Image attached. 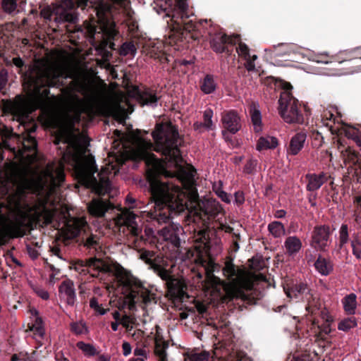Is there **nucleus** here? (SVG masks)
<instances>
[{
  "instance_id": "35",
  "label": "nucleus",
  "mask_w": 361,
  "mask_h": 361,
  "mask_svg": "<svg viewBox=\"0 0 361 361\" xmlns=\"http://www.w3.org/2000/svg\"><path fill=\"white\" fill-rule=\"evenodd\" d=\"M344 156L345 157V160L357 166L361 173V157L360 154L351 147H348L345 151Z\"/></svg>"
},
{
  "instance_id": "45",
  "label": "nucleus",
  "mask_w": 361,
  "mask_h": 361,
  "mask_svg": "<svg viewBox=\"0 0 361 361\" xmlns=\"http://www.w3.org/2000/svg\"><path fill=\"white\" fill-rule=\"evenodd\" d=\"M348 226L347 224H342L339 230L340 247H343L348 241Z\"/></svg>"
},
{
  "instance_id": "16",
  "label": "nucleus",
  "mask_w": 361,
  "mask_h": 361,
  "mask_svg": "<svg viewBox=\"0 0 361 361\" xmlns=\"http://www.w3.org/2000/svg\"><path fill=\"white\" fill-rule=\"evenodd\" d=\"M221 120L223 130H228L231 134H235L241 129V119L235 110L222 112Z\"/></svg>"
},
{
  "instance_id": "51",
  "label": "nucleus",
  "mask_w": 361,
  "mask_h": 361,
  "mask_svg": "<svg viewBox=\"0 0 361 361\" xmlns=\"http://www.w3.org/2000/svg\"><path fill=\"white\" fill-rule=\"evenodd\" d=\"M135 319L127 314H125L122 316V319L120 322V324L126 328L127 331H130L133 329V326L131 324H134Z\"/></svg>"
},
{
  "instance_id": "63",
  "label": "nucleus",
  "mask_w": 361,
  "mask_h": 361,
  "mask_svg": "<svg viewBox=\"0 0 361 361\" xmlns=\"http://www.w3.org/2000/svg\"><path fill=\"white\" fill-rule=\"evenodd\" d=\"M42 319L40 318H37L35 324L32 325V330L35 329L36 332L40 336H42L44 334V329L42 326Z\"/></svg>"
},
{
  "instance_id": "23",
  "label": "nucleus",
  "mask_w": 361,
  "mask_h": 361,
  "mask_svg": "<svg viewBox=\"0 0 361 361\" xmlns=\"http://www.w3.org/2000/svg\"><path fill=\"white\" fill-rule=\"evenodd\" d=\"M307 138L306 133L303 131L295 133L290 140L286 148L288 155L295 156L302 149Z\"/></svg>"
},
{
  "instance_id": "56",
  "label": "nucleus",
  "mask_w": 361,
  "mask_h": 361,
  "mask_svg": "<svg viewBox=\"0 0 361 361\" xmlns=\"http://www.w3.org/2000/svg\"><path fill=\"white\" fill-rule=\"evenodd\" d=\"M122 51L124 55H127L128 54H135L136 52V48L133 43L132 42H126L122 46Z\"/></svg>"
},
{
  "instance_id": "43",
  "label": "nucleus",
  "mask_w": 361,
  "mask_h": 361,
  "mask_svg": "<svg viewBox=\"0 0 361 361\" xmlns=\"http://www.w3.org/2000/svg\"><path fill=\"white\" fill-rule=\"evenodd\" d=\"M357 326L355 317H350L341 320L338 326V329L341 331H348Z\"/></svg>"
},
{
  "instance_id": "46",
  "label": "nucleus",
  "mask_w": 361,
  "mask_h": 361,
  "mask_svg": "<svg viewBox=\"0 0 361 361\" xmlns=\"http://www.w3.org/2000/svg\"><path fill=\"white\" fill-rule=\"evenodd\" d=\"M125 224L127 225L128 228L133 236L137 238L140 237L142 238V236L141 235L142 230L134 221L129 219L128 221H125Z\"/></svg>"
},
{
  "instance_id": "50",
  "label": "nucleus",
  "mask_w": 361,
  "mask_h": 361,
  "mask_svg": "<svg viewBox=\"0 0 361 361\" xmlns=\"http://www.w3.org/2000/svg\"><path fill=\"white\" fill-rule=\"evenodd\" d=\"M213 116V111L211 109H207L204 111V125L206 129H212L213 125L212 118Z\"/></svg>"
},
{
  "instance_id": "27",
  "label": "nucleus",
  "mask_w": 361,
  "mask_h": 361,
  "mask_svg": "<svg viewBox=\"0 0 361 361\" xmlns=\"http://www.w3.org/2000/svg\"><path fill=\"white\" fill-rule=\"evenodd\" d=\"M47 176L50 179L54 188L60 187L66 178L63 165L60 164L54 170H47Z\"/></svg>"
},
{
  "instance_id": "14",
  "label": "nucleus",
  "mask_w": 361,
  "mask_h": 361,
  "mask_svg": "<svg viewBox=\"0 0 361 361\" xmlns=\"http://www.w3.org/2000/svg\"><path fill=\"white\" fill-rule=\"evenodd\" d=\"M283 290L286 295L290 298H297L300 295H305L308 302L306 310L311 314H315V311L319 310V307H317V305L312 304L310 301L312 295L310 294V289L306 283L300 282L295 284L293 283L291 286L288 284L286 286L283 287Z\"/></svg>"
},
{
  "instance_id": "24",
  "label": "nucleus",
  "mask_w": 361,
  "mask_h": 361,
  "mask_svg": "<svg viewBox=\"0 0 361 361\" xmlns=\"http://www.w3.org/2000/svg\"><path fill=\"white\" fill-rule=\"evenodd\" d=\"M140 258L149 264L154 270V273L158 274V269H163L164 260L159 256L155 257V253L153 251L144 250L140 254Z\"/></svg>"
},
{
  "instance_id": "7",
  "label": "nucleus",
  "mask_w": 361,
  "mask_h": 361,
  "mask_svg": "<svg viewBox=\"0 0 361 361\" xmlns=\"http://www.w3.org/2000/svg\"><path fill=\"white\" fill-rule=\"evenodd\" d=\"M283 91L281 92L279 99V114L283 121L288 123L302 124L310 114V109L301 104L295 99L290 90L292 85L289 82L281 80Z\"/></svg>"
},
{
  "instance_id": "17",
  "label": "nucleus",
  "mask_w": 361,
  "mask_h": 361,
  "mask_svg": "<svg viewBox=\"0 0 361 361\" xmlns=\"http://www.w3.org/2000/svg\"><path fill=\"white\" fill-rule=\"evenodd\" d=\"M164 239L170 243L174 248L180 247V235H183V228L179 224H171L161 231Z\"/></svg>"
},
{
  "instance_id": "58",
  "label": "nucleus",
  "mask_w": 361,
  "mask_h": 361,
  "mask_svg": "<svg viewBox=\"0 0 361 361\" xmlns=\"http://www.w3.org/2000/svg\"><path fill=\"white\" fill-rule=\"evenodd\" d=\"M8 169L9 171V178L11 181L16 182L17 178L20 176L19 171H18L16 166L13 164L9 165L8 166Z\"/></svg>"
},
{
  "instance_id": "44",
  "label": "nucleus",
  "mask_w": 361,
  "mask_h": 361,
  "mask_svg": "<svg viewBox=\"0 0 361 361\" xmlns=\"http://www.w3.org/2000/svg\"><path fill=\"white\" fill-rule=\"evenodd\" d=\"M85 266L87 267H92L97 270H104L105 266L104 264V262L98 258L92 257L89 258L85 262Z\"/></svg>"
},
{
  "instance_id": "41",
  "label": "nucleus",
  "mask_w": 361,
  "mask_h": 361,
  "mask_svg": "<svg viewBox=\"0 0 361 361\" xmlns=\"http://www.w3.org/2000/svg\"><path fill=\"white\" fill-rule=\"evenodd\" d=\"M23 149L28 152H33L37 150V142L36 139L31 135H27L22 142Z\"/></svg>"
},
{
  "instance_id": "59",
  "label": "nucleus",
  "mask_w": 361,
  "mask_h": 361,
  "mask_svg": "<svg viewBox=\"0 0 361 361\" xmlns=\"http://www.w3.org/2000/svg\"><path fill=\"white\" fill-rule=\"evenodd\" d=\"M8 82V73L5 69L0 71V92L5 87Z\"/></svg>"
},
{
  "instance_id": "13",
  "label": "nucleus",
  "mask_w": 361,
  "mask_h": 361,
  "mask_svg": "<svg viewBox=\"0 0 361 361\" xmlns=\"http://www.w3.org/2000/svg\"><path fill=\"white\" fill-rule=\"evenodd\" d=\"M209 44L212 49L216 54L225 53L231 56L235 44V41L231 36L221 32L214 33L209 32Z\"/></svg>"
},
{
  "instance_id": "48",
  "label": "nucleus",
  "mask_w": 361,
  "mask_h": 361,
  "mask_svg": "<svg viewBox=\"0 0 361 361\" xmlns=\"http://www.w3.org/2000/svg\"><path fill=\"white\" fill-rule=\"evenodd\" d=\"M257 165V160L255 159H250L246 162L244 169L243 172L247 174H252L256 171V167Z\"/></svg>"
},
{
  "instance_id": "2",
  "label": "nucleus",
  "mask_w": 361,
  "mask_h": 361,
  "mask_svg": "<svg viewBox=\"0 0 361 361\" xmlns=\"http://www.w3.org/2000/svg\"><path fill=\"white\" fill-rule=\"evenodd\" d=\"M188 0H167L166 4L169 31L164 37V43L179 51L187 47L191 41H197L202 36L200 30L202 22L189 20Z\"/></svg>"
},
{
  "instance_id": "20",
  "label": "nucleus",
  "mask_w": 361,
  "mask_h": 361,
  "mask_svg": "<svg viewBox=\"0 0 361 361\" xmlns=\"http://www.w3.org/2000/svg\"><path fill=\"white\" fill-rule=\"evenodd\" d=\"M305 178L307 182L306 190L312 192L318 190L326 183L331 178V176L326 172L322 171L319 173H308Z\"/></svg>"
},
{
  "instance_id": "40",
  "label": "nucleus",
  "mask_w": 361,
  "mask_h": 361,
  "mask_svg": "<svg viewBox=\"0 0 361 361\" xmlns=\"http://www.w3.org/2000/svg\"><path fill=\"white\" fill-rule=\"evenodd\" d=\"M76 345L80 350L82 351L85 355L87 357L94 356L99 353L95 347L90 343L79 341L77 343Z\"/></svg>"
},
{
  "instance_id": "37",
  "label": "nucleus",
  "mask_w": 361,
  "mask_h": 361,
  "mask_svg": "<svg viewBox=\"0 0 361 361\" xmlns=\"http://www.w3.org/2000/svg\"><path fill=\"white\" fill-rule=\"evenodd\" d=\"M56 18L59 22L75 23L78 20V14L75 11L61 9L57 14Z\"/></svg>"
},
{
  "instance_id": "52",
  "label": "nucleus",
  "mask_w": 361,
  "mask_h": 361,
  "mask_svg": "<svg viewBox=\"0 0 361 361\" xmlns=\"http://www.w3.org/2000/svg\"><path fill=\"white\" fill-rule=\"evenodd\" d=\"M90 306L91 308L97 312H98L100 315L105 314L109 309H104L102 307L101 305L99 304L97 300L95 298H92L90 301Z\"/></svg>"
},
{
  "instance_id": "54",
  "label": "nucleus",
  "mask_w": 361,
  "mask_h": 361,
  "mask_svg": "<svg viewBox=\"0 0 361 361\" xmlns=\"http://www.w3.org/2000/svg\"><path fill=\"white\" fill-rule=\"evenodd\" d=\"M71 329L75 334H82L86 331V326L83 324L73 322L71 324Z\"/></svg>"
},
{
  "instance_id": "15",
  "label": "nucleus",
  "mask_w": 361,
  "mask_h": 361,
  "mask_svg": "<svg viewBox=\"0 0 361 361\" xmlns=\"http://www.w3.org/2000/svg\"><path fill=\"white\" fill-rule=\"evenodd\" d=\"M330 235L331 232L329 226H316L312 232L310 246L317 250L326 251Z\"/></svg>"
},
{
  "instance_id": "31",
  "label": "nucleus",
  "mask_w": 361,
  "mask_h": 361,
  "mask_svg": "<svg viewBox=\"0 0 361 361\" xmlns=\"http://www.w3.org/2000/svg\"><path fill=\"white\" fill-rule=\"evenodd\" d=\"M279 145V140L273 136L260 137L256 145V149L261 152L264 149H275Z\"/></svg>"
},
{
  "instance_id": "36",
  "label": "nucleus",
  "mask_w": 361,
  "mask_h": 361,
  "mask_svg": "<svg viewBox=\"0 0 361 361\" xmlns=\"http://www.w3.org/2000/svg\"><path fill=\"white\" fill-rule=\"evenodd\" d=\"M344 133L347 137L353 140L361 147V128L352 126H345Z\"/></svg>"
},
{
  "instance_id": "28",
  "label": "nucleus",
  "mask_w": 361,
  "mask_h": 361,
  "mask_svg": "<svg viewBox=\"0 0 361 361\" xmlns=\"http://www.w3.org/2000/svg\"><path fill=\"white\" fill-rule=\"evenodd\" d=\"M200 209L208 220L216 219L223 212L221 205L215 201L207 202Z\"/></svg>"
},
{
  "instance_id": "22",
  "label": "nucleus",
  "mask_w": 361,
  "mask_h": 361,
  "mask_svg": "<svg viewBox=\"0 0 361 361\" xmlns=\"http://www.w3.org/2000/svg\"><path fill=\"white\" fill-rule=\"evenodd\" d=\"M61 297L66 300V303L73 306L76 301V293L73 282L70 279L63 281L59 287Z\"/></svg>"
},
{
  "instance_id": "8",
  "label": "nucleus",
  "mask_w": 361,
  "mask_h": 361,
  "mask_svg": "<svg viewBox=\"0 0 361 361\" xmlns=\"http://www.w3.org/2000/svg\"><path fill=\"white\" fill-rule=\"evenodd\" d=\"M121 293L124 296L123 308L128 306L130 310L135 308V305H148L156 303V295L145 288L142 283L133 277L121 279L118 281Z\"/></svg>"
},
{
  "instance_id": "60",
  "label": "nucleus",
  "mask_w": 361,
  "mask_h": 361,
  "mask_svg": "<svg viewBox=\"0 0 361 361\" xmlns=\"http://www.w3.org/2000/svg\"><path fill=\"white\" fill-rule=\"evenodd\" d=\"M61 142H63V144L66 145V146L75 145L74 143L73 144L70 143V138L63 135H60L55 138V140H54L55 145H58Z\"/></svg>"
},
{
  "instance_id": "18",
  "label": "nucleus",
  "mask_w": 361,
  "mask_h": 361,
  "mask_svg": "<svg viewBox=\"0 0 361 361\" xmlns=\"http://www.w3.org/2000/svg\"><path fill=\"white\" fill-rule=\"evenodd\" d=\"M195 249L201 255H208L211 248L209 228L207 227L200 230L195 235Z\"/></svg>"
},
{
  "instance_id": "1",
  "label": "nucleus",
  "mask_w": 361,
  "mask_h": 361,
  "mask_svg": "<svg viewBox=\"0 0 361 361\" xmlns=\"http://www.w3.org/2000/svg\"><path fill=\"white\" fill-rule=\"evenodd\" d=\"M13 65L20 69L23 78V85L32 97L35 104L41 110V121L48 128H55L58 126L56 115L49 106L50 87H61L64 85L61 80V73L56 69L46 65H32L28 68L20 57H14Z\"/></svg>"
},
{
  "instance_id": "11",
  "label": "nucleus",
  "mask_w": 361,
  "mask_h": 361,
  "mask_svg": "<svg viewBox=\"0 0 361 361\" xmlns=\"http://www.w3.org/2000/svg\"><path fill=\"white\" fill-rule=\"evenodd\" d=\"M253 288L254 283L252 279L241 275L238 279L230 282L226 286L225 290L230 300L240 299L247 304H252L255 301V298L245 292L252 290Z\"/></svg>"
},
{
  "instance_id": "9",
  "label": "nucleus",
  "mask_w": 361,
  "mask_h": 361,
  "mask_svg": "<svg viewBox=\"0 0 361 361\" xmlns=\"http://www.w3.org/2000/svg\"><path fill=\"white\" fill-rule=\"evenodd\" d=\"M94 11L100 30L98 33H102L108 39H114L118 35L114 20L115 6L104 1H100L95 5ZM97 32V27L90 25L87 27V33L90 37H94Z\"/></svg>"
},
{
  "instance_id": "21",
  "label": "nucleus",
  "mask_w": 361,
  "mask_h": 361,
  "mask_svg": "<svg viewBox=\"0 0 361 361\" xmlns=\"http://www.w3.org/2000/svg\"><path fill=\"white\" fill-rule=\"evenodd\" d=\"M136 97L142 106L146 105L155 107L160 99V97L157 95L156 91L150 88H145L142 90H138L136 92Z\"/></svg>"
},
{
  "instance_id": "47",
  "label": "nucleus",
  "mask_w": 361,
  "mask_h": 361,
  "mask_svg": "<svg viewBox=\"0 0 361 361\" xmlns=\"http://www.w3.org/2000/svg\"><path fill=\"white\" fill-rule=\"evenodd\" d=\"M236 51L238 55L243 59L250 58V49L244 42H240L236 47Z\"/></svg>"
},
{
  "instance_id": "61",
  "label": "nucleus",
  "mask_w": 361,
  "mask_h": 361,
  "mask_svg": "<svg viewBox=\"0 0 361 361\" xmlns=\"http://www.w3.org/2000/svg\"><path fill=\"white\" fill-rule=\"evenodd\" d=\"M235 203L240 206L245 202V194L243 191L238 190L234 193Z\"/></svg>"
},
{
  "instance_id": "19",
  "label": "nucleus",
  "mask_w": 361,
  "mask_h": 361,
  "mask_svg": "<svg viewBox=\"0 0 361 361\" xmlns=\"http://www.w3.org/2000/svg\"><path fill=\"white\" fill-rule=\"evenodd\" d=\"M114 209V205L109 201L101 198L93 199L87 205L90 214L97 218L104 216L109 210Z\"/></svg>"
},
{
  "instance_id": "4",
  "label": "nucleus",
  "mask_w": 361,
  "mask_h": 361,
  "mask_svg": "<svg viewBox=\"0 0 361 361\" xmlns=\"http://www.w3.org/2000/svg\"><path fill=\"white\" fill-rule=\"evenodd\" d=\"M152 136L154 143L142 138L140 140V148L136 152L138 159H155V155L151 152L154 150L161 153L169 162L176 165L182 162L180 147L183 141L175 125L171 122L157 123Z\"/></svg>"
},
{
  "instance_id": "10",
  "label": "nucleus",
  "mask_w": 361,
  "mask_h": 361,
  "mask_svg": "<svg viewBox=\"0 0 361 361\" xmlns=\"http://www.w3.org/2000/svg\"><path fill=\"white\" fill-rule=\"evenodd\" d=\"M65 235L68 239L78 238L77 241L87 249L96 251L99 247V237L90 232V228L84 217L74 218L67 222Z\"/></svg>"
},
{
  "instance_id": "5",
  "label": "nucleus",
  "mask_w": 361,
  "mask_h": 361,
  "mask_svg": "<svg viewBox=\"0 0 361 361\" xmlns=\"http://www.w3.org/2000/svg\"><path fill=\"white\" fill-rule=\"evenodd\" d=\"M15 212L16 216L13 221L4 214H0V219L7 223L0 229V245L7 238L23 237L27 229H33V225L40 224L42 221L45 226L51 224L54 216L51 209L44 207L38 211L35 206H32L27 202L21 203L19 200L15 204Z\"/></svg>"
},
{
  "instance_id": "6",
  "label": "nucleus",
  "mask_w": 361,
  "mask_h": 361,
  "mask_svg": "<svg viewBox=\"0 0 361 361\" xmlns=\"http://www.w3.org/2000/svg\"><path fill=\"white\" fill-rule=\"evenodd\" d=\"M71 158L75 173L81 184L99 193L106 192L110 190L111 182L106 174L98 173L99 178L94 176L98 169L94 157L90 156L82 159L76 154H71Z\"/></svg>"
},
{
  "instance_id": "49",
  "label": "nucleus",
  "mask_w": 361,
  "mask_h": 361,
  "mask_svg": "<svg viewBox=\"0 0 361 361\" xmlns=\"http://www.w3.org/2000/svg\"><path fill=\"white\" fill-rule=\"evenodd\" d=\"M150 56L151 57L158 59L161 63H169L170 61L169 56L161 50L154 51V50L152 49L150 51Z\"/></svg>"
},
{
  "instance_id": "12",
  "label": "nucleus",
  "mask_w": 361,
  "mask_h": 361,
  "mask_svg": "<svg viewBox=\"0 0 361 361\" xmlns=\"http://www.w3.org/2000/svg\"><path fill=\"white\" fill-rule=\"evenodd\" d=\"M158 276L164 281L167 291L171 297L175 300H182L188 294L184 290L183 283L175 278L171 273L164 267L163 269H158Z\"/></svg>"
},
{
  "instance_id": "39",
  "label": "nucleus",
  "mask_w": 361,
  "mask_h": 361,
  "mask_svg": "<svg viewBox=\"0 0 361 361\" xmlns=\"http://www.w3.org/2000/svg\"><path fill=\"white\" fill-rule=\"evenodd\" d=\"M2 11L8 15L13 16L18 11L17 0H1Z\"/></svg>"
},
{
  "instance_id": "33",
  "label": "nucleus",
  "mask_w": 361,
  "mask_h": 361,
  "mask_svg": "<svg viewBox=\"0 0 361 361\" xmlns=\"http://www.w3.org/2000/svg\"><path fill=\"white\" fill-rule=\"evenodd\" d=\"M217 87L214 76L212 74H207L200 82V90L207 94L213 93Z\"/></svg>"
},
{
  "instance_id": "64",
  "label": "nucleus",
  "mask_w": 361,
  "mask_h": 361,
  "mask_svg": "<svg viewBox=\"0 0 361 361\" xmlns=\"http://www.w3.org/2000/svg\"><path fill=\"white\" fill-rule=\"evenodd\" d=\"M155 328H156V335H155V338H154V343H168L167 341H166L164 339V337L161 333V329L159 327V326L157 325Z\"/></svg>"
},
{
  "instance_id": "57",
  "label": "nucleus",
  "mask_w": 361,
  "mask_h": 361,
  "mask_svg": "<svg viewBox=\"0 0 361 361\" xmlns=\"http://www.w3.org/2000/svg\"><path fill=\"white\" fill-rule=\"evenodd\" d=\"M191 361H209V354L206 352L192 355Z\"/></svg>"
},
{
  "instance_id": "25",
  "label": "nucleus",
  "mask_w": 361,
  "mask_h": 361,
  "mask_svg": "<svg viewBox=\"0 0 361 361\" xmlns=\"http://www.w3.org/2000/svg\"><path fill=\"white\" fill-rule=\"evenodd\" d=\"M222 271L224 276L226 277L230 282L233 281V280L238 279L241 275L244 274L243 271L233 264L231 258H228L225 262Z\"/></svg>"
},
{
  "instance_id": "34",
  "label": "nucleus",
  "mask_w": 361,
  "mask_h": 361,
  "mask_svg": "<svg viewBox=\"0 0 361 361\" xmlns=\"http://www.w3.org/2000/svg\"><path fill=\"white\" fill-rule=\"evenodd\" d=\"M356 295L350 293L346 295L343 300L345 311L348 314H354L357 307Z\"/></svg>"
},
{
  "instance_id": "26",
  "label": "nucleus",
  "mask_w": 361,
  "mask_h": 361,
  "mask_svg": "<svg viewBox=\"0 0 361 361\" xmlns=\"http://www.w3.org/2000/svg\"><path fill=\"white\" fill-rule=\"evenodd\" d=\"M332 59L335 62L338 63L351 61L355 59H361V47L341 51L336 54H334Z\"/></svg>"
},
{
  "instance_id": "55",
  "label": "nucleus",
  "mask_w": 361,
  "mask_h": 361,
  "mask_svg": "<svg viewBox=\"0 0 361 361\" xmlns=\"http://www.w3.org/2000/svg\"><path fill=\"white\" fill-rule=\"evenodd\" d=\"M312 145L314 146L320 147L322 145L324 137L321 133L316 131L312 133Z\"/></svg>"
},
{
  "instance_id": "42",
  "label": "nucleus",
  "mask_w": 361,
  "mask_h": 361,
  "mask_svg": "<svg viewBox=\"0 0 361 361\" xmlns=\"http://www.w3.org/2000/svg\"><path fill=\"white\" fill-rule=\"evenodd\" d=\"M169 347V343H155L154 353L158 357L159 361H168L166 349Z\"/></svg>"
},
{
  "instance_id": "29",
  "label": "nucleus",
  "mask_w": 361,
  "mask_h": 361,
  "mask_svg": "<svg viewBox=\"0 0 361 361\" xmlns=\"http://www.w3.org/2000/svg\"><path fill=\"white\" fill-rule=\"evenodd\" d=\"M314 265L315 269L322 276L329 275L333 271V269H334L333 264H332L331 261L329 259H326V258L323 257L321 255H319Z\"/></svg>"
},
{
  "instance_id": "38",
  "label": "nucleus",
  "mask_w": 361,
  "mask_h": 361,
  "mask_svg": "<svg viewBox=\"0 0 361 361\" xmlns=\"http://www.w3.org/2000/svg\"><path fill=\"white\" fill-rule=\"evenodd\" d=\"M268 231L274 238H280L285 234L283 224L280 221H273L268 225Z\"/></svg>"
},
{
  "instance_id": "3",
  "label": "nucleus",
  "mask_w": 361,
  "mask_h": 361,
  "mask_svg": "<svg viewBox=\"0 0 361 361\" xmlns=\"http://www.w3.org/2000/svg\"><path fill=\"white\" fill-rule=\"evenodd\" d=\"M150 199L154 203V210L150 218L159 224L166 223L173 214L180 213L188 208V197L178 185L164 183L156 174H149Z\"/></svg>"
},
{
  "instance_id": "30",
  "label": "nucleus",
  "mask_w": 361,
  "mask_h": 361,
  "mask_svg": "<svg viewBox=\"0 0 361 361\" xmlns=\"http://www.w3.org/2000/svg\"><path fill=\"white\" fill-rule=\"evenodd\" d=\"M284 246L286 253L289 256H293L300 250L302 242L297 236H289L286 239Z\"/></svg>"
},
{
  "instance_id": "32",
  "label": "nucleus",
  "mask_w": 361,
  "mask_h": 361,
  "mask_svg": "<svg viewBox=\"0 0 361 361\" xmlns=\"http://www.w3.org/2000/svg\"><path fill=\"white\" fill-rule=\"evenodd\" d=\"M250 114L255 132H261L262 130V115L260 111L257 107L256 104L252 103L250 105Z\"/></svg>"
},
{
  "instance_id": "53",
  "label": "nucleus",
  "mask_w": 361,
  "mask_h": 361,
  "mask_svg": "<svg viewBox=\"0 0 361 361\" xmlns=\"http://www.w3.org/2000/svg\"><path fill=\"white\" fill-rule=\"evenodd\" d=\"M334 55H329L327 53H320L315 56V61L317 63H329L335 62L332 59Z\"/></svg>"
},
{
  "instance_id": "62",
  "label": "nucleus",
  "mask_w": 361,
  "mask_h": 361,
  "mask_svg": "<svg viewBox=\"0 0 361 361\" xmlns=\"http://www.w3.org/2000/svg\"><path fill=\"white\" fill-rule=\"evenodd\" d=\"M332 322H324L321 326L318 327L320 329V334L328 335L331 333V329L330 327V324Z\"/></svg>"
}]
</instances>
